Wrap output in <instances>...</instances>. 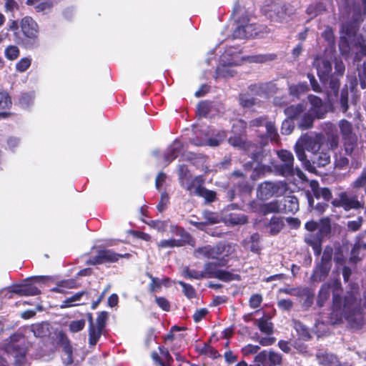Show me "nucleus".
<instances>
[{
	"instance_id": "1",
	"label": "nucleus",
	"mask_w": 366,
	"mask_h": 366,
	"mask_svg": "<svg viewBox=\"0 0 366 366\" xmlns=\"http://www.w3.org/2000/svg\"><path fill=\"white\" fill-rule=\"evenodd\" d=\"M333 295V309L343 316L352 327L358 328L363 323V313L360 307V296L352 291L347 292L342 302L340 292L341 282L338 280L328 281Z\"/></svg>"
},
{
	"instance_id": "2",
	"label": "nucleus",
	"mask_w": 366,
	"mask_h": 366,
	"mask_svg": "<svg viewBox=\"0 0 366 366\" xmlns=\"http://www.w3.org/2000/svg\"><path fill=\"white\" fill-rule=\"evenodd\" d=\"M339 20L340 21V44L347 46V37H353L362 21L360 5L356 0H342L340 5Z\"/></svg>"
},
{
	"instance_id": "3",
	"label": "nucleus",
	"mask_w": 366,
	"mask_h": 366,
	"mask_svg": "<svg viewBox=\"0 0 366 366\" xmlns=\"http://www.w3.org/2000/svg\"><path fill=\"white\" fill-rule=\"evenodd\" d=\"M277 157L280 163L273 164L274 172L279 176L286 178L292 177L295 175L302 180H306V175L298 167H294V156L287 150L277 152Z\"/></svg>"
},
{
	"instance_id": "4",
	"label": "nucleus",
	"mask_w": 366,
	"mask_h": 366,
	"mask_svg": "<svg viewBox=\"0 0 366 366\" xmlns=\"http://www.w3.org/2000/svg\"><path fill=\"white\" fill-rule=\"evenodd\" d=\"M262 11L272 21L278 23L286 21L292 13L290 5L281 0H266Z\"/></svg>"
},
{
	"instance_id": "5",
	"label": "nucleus",
	"mask_w": 366,
	"mask_h": 366,
	"mask_svg": "<svg viewBox=\"0 0 366 366\" xmlns=\"http://www.w3.org/2000/svg\"><path fill=\"white\" fill-rule=\"evenodd\" d=\"M5 351L14 357V363L21 366L26 362L27 347L24 337L19 333L12 335L5 343Z\"/></svg>"
},
{
	"instance_id": "6",
	"label": "nucleus",
	"mask_w": 366,
	"mask_h": 366,
	"mask_svg": "<svg viewBox=\"0 0 366 366\" xmlns=\"http://www.w3.org/2000/svg\"><path fill=\"white\" fill-rule=\"evenodd\" d=\"M228 262V259L222 257L217 262H207L204 265L202 271L204 278H217L224 282L239 280V275L231 273L228 271L219 269L218 267H224Z\"/></svg>"
},
{
	"instance_id": "7",
	"label": "nucleus",
	"mask_w": 366,
	"mask_h": 366,
	"mask_svg": "<svg viewBox=\"0 0 366 366\" xmlns=\"http://www.w3.org/2000/svg\"><path fill=\"white\" fill-rule=\"evenodd\" d=\"M287 190L288 186L285 181H265L258 185L257 197L262 200H266L273 196H282Z\"/></svg>"
},
{
	"instance_id": "8",
	"label": "nucleus",
	"mask_w": 366,
	"mask_h": 366,
	"mask_svg": "<svg viewBox=\"0 0 366 366\" xmlns=\"http://www.w3.org/2000/svg\"><path fill=\"white\" fill-rule=\"evenodd\" d=\"M202 179L200 177H196L192 179L191 184H187L186 189L192 195H196L204 197L207 202H212L216 197V193L214 191L208 190L202 186Z\"/></svg>"
},
{
	"instance_id": "9",
	"label": "nucleus",
	"mask_w": 366,
	"mask_h": 366,
	"mask_svg": "<svg viewBox=\"0 0 366 366\" xmlns=\"http://www.w3.org/2000/svg\"><path fill=\"white\" fill-rule=\"evenodd\" d=\"M332 205L337 207H342L345 211L357 209L363 207V204L358 200L355 195H350L347 192H341L338 198L334 199Z\"/></svg>"
},
{
	"instance_id": "10",
	"label": "nucleus",
	"mask_w": 366,
	"mask_h": 366,
	"mask_svg": "<svg viewBox=\"0 0 366 366\" xmlns=\"http://www.w3.org/2000/svg\"><path fill=\"white\" fill-rule=\"evenodd\" d=\"M236 244L233 243H222L220 242L215 246L209 245V257L214 259H219L224 257L228 259L235 251Z\"/></svg>"
},
{
	"instance_id": "11",
	"label": "nucleus",
	"mask_w": 366,
	"mask_h": 366,
	"mask_svg": "<svg viewBox=\"0 0 366 366\" xmlns=\"http://www.w3.org/2000/svg\"><path fill=\"white\" fill-rule=\"evenodd\" d=\"M254 361L262 366H279L282 365V356L272 350H263L255 356Z\"/></svg>"
},
{
	"instance_id": "12",
	"label": "nucleus",
	"mask_w": 366,
	"mask_h": 366,
	"mask_svg": "<svg viewBox=\"0 0 366 366\" xmlns=\"http://www.w3.org/2000/svg\"><path fill=\"white\" fill-rule=\"evenodd\" d=\"M243 13V9L239 4H236L234 8L233 15L236 19L238 25L233 31L232 36L234 39H247L246 33L244 32V23L249 21V16L247 15L240 16Z\"/></svg>"
},
{
	"instance_id": "13",
	"label": "nucleus",
	"mask_w": 366,
	"mask_h": 366,
	"mask_svg": "<svg viewBox=\"0 0 366 366\" xmlns=\"http://www.w3.org/2000/svg\"><path fill=\"white\" fill-rule=\"evenodd\" d=\"M179 234L181 235L182 239H169L162 240L158 243V247L159 248L182 247L186 243L190 245H194V241L188 232L181 229H179Z\"/></svg>"
},
{
	"instance_id": "14",
	"label": "nucleus",
	"mask_w": 366,
	"mask_h": 366,
	"mask_svg": "<svg viewBox=\"0 0 366 366\" xmlns=\"http://www.w3.org/2000/svg\"><path fill=\"white\" fill-rule=\"evenodd\" d=\"M323 85L324 92L326 94L327 99L330 102L334 101L337 97L340 89V79L334 76H330L325 81H321Z\"/></svg>"
},
{
	"instance_id": "15",
	"label": "nucleus",
	"mask_w": 366,
	"mask_h": 366,
	"mask_svg": "<svg viewBox=\"0 0 366 366\" xmlns=\"http://www.w3.org/2000/svg\"><path fill=\"white\" fill-rule=\"evenodd\" d=\"M119 254H117L111 250H101L98 254L91 257L88 260L89 264H99L107 262H114L119 259L120 257H122Z\"/></svg>"
},
{
	"instance_id": "16",
	"label": "nucleus",
	"mask_w": 366,
	"mask_h": 366,
	"mask_svg": "<svg viewBox=\"0 0 366 366\" xmlns=\"http://www.w3.org/2000/svg\"><path fill=\"white\" fill-rule=\"evenodd\" d=\"M313 66L317 69L320 81H325L326 78L330 76L332 64L328 59L323 57H316L314 60Z\"/></svg>"
},
{
	"instance_id": "17",
	"label": "nucleus",
	"mask_w": 366,
	"mask_h": 366,
	"mask_svg": "<svg viewBox=\"0 0 366 366\" xmlns=\"http://www.w3.org/2000/svg\"><path fill=\"white\" fill-rule=\"evenodd\" d=\"M21 29L23 34L28 38H35L38 34V24L30 16H25L21 21Z\"/></svg>"
},
{
	"instance_id": "18",
	"label": "nucleus",
	"mask_w": 366,
	"mask_h": 366,
	"mask_svg": "<svg viewBox=\"0 0 366 366\" xmlns=\"http://www.w3.org/2000/svg\"><path fill=\"white\" fill-rule=\"evenodd\" d=\"M55 0H26V4L32 6L36 12L49 13L51 11Z\"/></svg>"
},
{
	"instance_id": "19",
	"label": "nucleus",
	"mask_w": 366,
	"mask_h": 366,
	"mask_svg": "<svg viewBox=\"0 0 366 366\" xmlns=\"http://www.w3.org/2000/svg\"><path fill=\"white\" fill-rule=\"evenodd\" d=\"M305 149L313 154L319 152L321 148L322 139L320 136L315 137H307L300 139Z\"/></svg>"
},
{
	"instance_id": "20",
	"label": "nucleus",
	"mask_w": 366,
	"mask_h": 366,
	"mask_svg": "<svg viewBox=\"0 0 366 366\" xmlns=\"http://www.w3.org/2000/svg\"><path fill=\"white\" fill-rule=\"evenodd\" d=\"M310 187L311 190L314 194V196L317 199L323 198L325 201H330L332 198V194L330 191L327 187H320L319 183L316 180H311L310 182Z\"/></svg>"
},
{
	"instance_id": "21",
	"label": "nucleus",
	"mask_w": 366,
	"mask_h": 366,
	"mask_svg": "<svg viewBox=\"0 0 366 366\" xmlns=\"http://www.w3.org/2000/svg\"><path fill=\"white\" fill-rule=\"evenodd\" d=\"M330 269L331 266L330 265L320 262L317 263L311 276V281L312 282H320L325 280L328 276Z\"/></svg>"
},
{
	"instance_id": "22",
	"label": "nucleus",
	"mask_w": 366,
	"mask_h": 366,
	"mask_svg": "<svg viewBox=\"0 0 366 366\" xmlns=\"http://www.w3.org/2000/svg\"><path fill=\"white\" fill-rule=\"evenodd\" d=\"M280 202L282 204V213L295 214L299 210V202L297 198L295 196L285 197L284 199Z\"/></svg>"
},
{
	"instance_id": "23",
	"label": "nucleus",
	"mask_w": 366,
	"mask_h": 366,
	"mask_svg": "<svg viewBox=\"0 0 366 366\" xmlns=\"http://www.w3.org/2000/svg\"><path fill=\"white\" fill-rule=\"evenodd\" d=\"M340 133L342 137V142L357 137L354 132L353 127L351 122L346 119H342L338 123Z\"/></svg>"
},
{
	"instance_id": "24",
	"label": "nucleus",
	"mask_w": 366,
	"mask_h": 366,
	"mask_svg": "<svg viewBox=\"0 0 366 366\" xmlns=\"http://www.w3.org/2000/svg\"><path fill=\"white\" fill-rule=\"evenodd\" d=\"M305 150L306 149L301 141H298L295 147V151L298 159L304 164L305 167L309 172L315 173L316 168H315V167L312 165L311 162L307 159Z\"/></svg>"
},
{
	"instance_id": "25",
	"label": "nucleus",
	"mask_w": 366,
	"mask_h": 366,
	"mask_svg": "<svg viewBox=\"0 0 366 366\" xmlns=\"http://www.w3.org/2000/svg\"><path fill=\"white\" fill-rule=\"evenodd\" d=\"M322 238L317 232H309L305 236V242L312 247L315 255L320 254Z\"/></svg>"
},
{
	"instance_id": "26",
	"label": "nucleus",
	"mask_w": 366,
	"mask_h": 366,
	"mask_svg": "<svg viewBox=\"0 0 366 366\" xmlns=\"http://www.w3.org/2000/svg\"><path fill=\"white\" fill-rule=\"evenodd\" d=\"M312 165L315 167H323L330 162V154L328 152H317L311 157Z\"/></svg>"
},
{
	"instance_id": "27",
	"label": "nucleus",
	"mask_w": 366,
	"mask_h": 366,
	"mask_svg": "<svg viewBox=\"0 0 366 366\" xmlns=\"http://www.w3.org/2000/svg\"><path fill=\"white\" fill-rule=\"evenodd\" d=\"M308 100L311 104V109L317 118H322L325 112L322 99L315 95H309Z\"/></svg>"
},
{
	"instance_id": "28",
	"label": "nucleus",
	"mask_w": 366,
	"mask_h": 366,
	"mask_svg": "<svg viewBox=\"0 0 366 366\" xmlns=\"http://www.w3.org/2000/svg\"><path fill=\"white\" fill-rule=\"evenodd\" d=\"M182 144L178 140H175L172 144V145L168 148L167 153L164 156L165 161L167 164H169L177 157L178 154L182 151Z\"/></svg>"
},
{
	"instance_id": "29",
	"label": "nucleus",
	"mask_w": 366,
	"mask_h": 366,
	"mask_svg": "<svg viewBox=\"0 0 366 366\" xmlns=\"http://www.w3.org/2000/svg\"><path fill=\"white\" fill-rule=\"evenodd\" d=\"M357 141L358 138L355 137L342 142L345 154L350 156L352 159H355L357 154Z\"/></svg>"
},
{
	"instance_id": "30",
	"label": "nucleus",
	"mask_w": 366,
	"mask_h": 366,
	"mask_svg": "<svg viewBox=\"0 0 366 366\" xmlns=\"http://www.w3.org/2000/svg\"><path fill=\"white\" fill-rule=\"evenodd\" d=\"M86 317L89 323V344L90 346L93 347L96 345L99 339V332L97 330H94L95 323L94 322L92 313H87Z\"/></svg>"
},
{
	"instance_id": "31",
	"label": "nucleus",
	"mask_w": 366,
	"mask_h": 366,
	"mask_svg": "<svg viewBox=\"0 0 366 366\" xmlns=\"http://www.w3.org/2000/svg\"><path fill=\"white\" fill-rule=\"evenodd\" d=\"M320 364L323 366H338L340 361L337 356L330 353H320L317 355Z\"/></svg>"
},
{
	"instance_id": "32",
	"label": "nucleus",
	"mask_w": 366,
	"mask_h": 366,
	"mask_svg": "<svg viewBox=\"0 0 366 366\" xmlns=\"http://www.w3.org/2000/svg\"><path fill=\"white\" fill-rule=\"evenodd\" d=\"M284 223L281 218L277 217H272L269 222L265 224L266 228L272 235L278 234L282 229Z\"/></svg>"
},
{
	"instance_id": "33",
	"label": "nucleus",
	"mask_w": 366,
	"mask_h": 366,
	"mask_svg": "<svg viewBox=\"0 0 366 366\" xmlns=\"http://www.w3.org/2000/svg\"><path fill=\"white\" fill-rule=\"evenodd\" d=\"M247 222V217L243 214H229L224 217V222L227 225H242Z\"/></svg>"
},
{
	"instance_id": "34",
	"label": "nucleus",
	"mask_w": 366,
	"mask_h": 366,
	"mask_svg": "<svg viewBox=\"0 0 366 366\" xmlns=\"http://www.w3.org/2000/svg\"><path fill=\"white\" fill-rule=\"evenodd\" d=\"M259 239L260 237L258 233L252 234L249 239L244 241V247L249 249L254 253H258L260 250V247L259 244Z\"/></svg>"
},
{
	"instance_id": "35",
	"label": "nucleus",
	"mask_w": 366,
	"mask_h": 366,
	"mask_svg": "<svg viewBox=\"0 0 366 366\" xmlns=\"http://www.w3.org/2000/svg\"><path fill=\"white\" fill-rule=\"evenodd\" d=\"M293 327L296 332H297V335L300 339L303 340H308L310 339L311 335L309 329L301 322L298 320H294Z\"/></svg>"
},
{
	"instance_id": "36",
	"label": "nucleus",
	"mask_w": 366,
	"mask_h": 366,
	"mask_svg": "<svg viewBox=\"0 0 366 366\" xmlns=\"http://www.w3.org/2000/svg\"><path fill=\"white\" fill-rule=\"evenodd\" d=\"M262 211L264 214L282 213L281 202L279 200H274L269 203L264 204L262 207Z\"/></svg>"
},
{
	"instance_id": "37",
	"label": "nucleus",
	"mask_w": 366,
	"mask_h": 366,
	"mask_svg": "<svg viewBox=\"0 0 366 366\" xmlns=\"http://www.w3.org/2000/svg\"><path fill=\"white\" fill-rule=\"evenodd\" d=\"M330 282H325L322 285L317 298V304L320 307L323 306L324 302L330 297Z\"/></svg>"
},
{
	"instance_id": "38",
	"label": "nucleus",
	"mask_w": 366,
	"mask_h": 366,
	"mask_svg": "<svg viewBox=\"0 0 366 366\" xmlns=\"http://www.w3.org/2000/svg\"><path fill=\"white\" fill-rule=\"evenodd\" d=\"M276 58L275 54H257L244 57V59L252 63H264L274 60Z\"/></svg>"
},
{
	"instance_id": "39",
	"label": "nucleus",
	"mask_w": 366,
	"mask_h": 366,
	"mask_svg": "<svg viewBox=\"0 0 366 366\" xmlns=\"http://www.w3.org/2000/svg\"><path fill=\"white\" fill-rule=\"evenodd\" d=\"M87 293L85 291L79 292L70 297L66 298L63 301L61 307L66 308L68 307H72L78 305L76 302L80 301L81 297L84 296H86Z\"/></svg>"
},
{
	"instance_id": "40",
	"label": "nucleus",
	"mask_w": 366,
	"mask_h": 366,
	"mask_svg": "<svg viewBox=\"0 0 366 366\" xmlns=\"http://www.w3.org/2000/svg\"><path fill=\"white\" fill-rule=\"evenodd\" d=\"M325 9V8L322 3L315 2L308 6L306 9V13L312 19L321 14Z\"/></svg>"
},
{
	"instance_id": "41",
	"label": "nucleus",
	"mask_w": 366,
	"mask_h": 366,
	"mask_svg": "<svg viewBox=\"0 0 366 366\" xmlns=\"http://www.w3.org/2000/svg\"><path fill=\"white\" fill-rule=\"evenodd\" d=\"M202 216L204 220L203 222V227L207 224H217L220 222L219 216L215 212L206 210L202 212Z\"/></svg>"
},
{
	"instance_id": "42",
	"label": "nucleus",
	"mask_w": 366,
	"mask_h": 366,
	"mask_svg": "<svg viewBox=\"0 0 366 366\" xmlns=\"http://www.w3.org/2000/svg\"><path fill=\"white\" fill-rule=\"evenodd\" d=\"M318 232L322 237H325L327 236L331 232V224L330 220L329 218H323L320 220V223H318Z\"/></svg>"
},
{
	"instance_id": "43",
	"label": "nucleus",
	"mask_w": 366,
	"mask_h": 366,
	"mask_svg": "<svg viewBox=\"0 0 366 366\" xmlns=\"http://www.w3.org/2000/svg\"><path fill=\"white\" fill-rule=\"evenodd\" d=\"M31 331L36 337H44L49 334V324L42 322L40 324L33 325Z\"/></svg>"
},
{
	"instance_id": "44",
	"label": "nucleus",
	"mask_w": 366,
	"mask_h": 366,
	"mask_svg": "<svg viewBox=\"0 0 366 366\" xmlns=\"http://www.w3.org/2000/svg\"><path fill=\"white\" fill-rule=\"evenodd\" d=\"M179 179L182 182V185L184 188H186V186L187 184H190L191 182L190 180L191 175L189 174V172L187 169V167L185 165H180L179 167Z\"/></svg>"
},
{
	"instance_id": "45",
	"label": "nucleus",
	"mask_w": 366,
	"mask_h": 366,
	"mask_svg": "<svg viewBox=\"0 0 366 366\" xmlns=\"http://www.w3.org/2000/svg\"><path fill=\"white\" fill-rule=\"evenodd\" d=\"M303 106L302 104L291 105L285 109L284 112L289 119L295 118L303 112Z\"/></svg>"
},
{
	"instance_id": "46",
	"label": "nucleus",
	"mask_w": 366,
	"mask_h": 366,
	"mask_svg": "<svg viewBox=\"0 0 366 366\" xmlns=\"http://www.w3.org/2000/svg\"><path fill=\"white\" fill-rule=\"evenodd\" d=\"M257 325L260 331L263 333L271 335L273 332L272 323L264 317H262L258 320Z\"/></svg>"
},
{
	"instance_id": "47",
	"label": "nucleus",
	"mask_w": 366,
	"mask_h": 366,
	"mask_svg": "<svg viewBox=\"0 0 366 366\" xmlns=\"http://www.w3.org/2000/svg\"><path fill=\"white\" fill-rule=\"evenodd\" d=\"M327 144L331 150H335L338 147L339 136L336 132H327Z\"/></svg>"
},
{
	"instance_id": "48",
	"label": "nucleus",
	"mask_w": 366,
	"mask_h": 366,
	"mask_svg": "<svg viewBox=\"0 0 366 366\" xmlns=\"http://www.w3.org/2000/svg\"><path fill=\"white\" fill-rule=\"evenodd\" d=\"M340 110L342 113L346 114L349 108L348 105V89L345 86L342 89L340 99Z\"/></svg>"
},
{
	"instance_id": "49",
	"label": "nucleus",
	"mask_w": 366,
	"mask_h": 366,
	"mask_svg": "<svg viewBox=\"0 0 366 366\" xmlns=\"http://www.w3.org/2000/svg\"><path fill=\"white\" fill-rule=\"evenodd\" d=\"M107 318V312H101L99 313L97 318L96 320V323L94 325V330H97L99 332V337L102 333V331L105 327V322Z\"/></svg>"
},
{
	"instance_id": "50",
	"label": "nucleus",
	"mask_w": 366,
	"mask_h": 366,
	"mask_svg": "<svg viewBox=\"0 0 366 366\" xmlns=\"http://www.w3.org/2000/svg\"><path fill=\"white\" fill-rule=\"evenodd\" d=\"M160 352V360L159 365L161 366H169L170 362L172 361V358L169 355V351L164 347H159Z\"/></svg>"
},
{
	"instance_id": "51",
	"label": "nucleus",
	"mask_w": 366,
	"mask_h": 366,
	"mask_svg": "<svg viewBox=\"0 0 366 366\" xmlns=\"http://www.w3.org/2000/svg\"><path fill=\"white\" fill-rule=\"evenodd\" d=\"M182 274L189 279L200 280L204 279L202 271H197L195 269H190L188 267H185L182 271Z\"/></svg>"
},
{
	"instance_id": "52",
	"label": "nucleus",
	"mask_w": 366,
	"mask_h": 366,
	"mask_svg": "<svg viewBox=\"0 0 366 366\" xmlns=\"http://www.w3.org/2000/svg\"><path fill=\"white\" fill-rule=\"evenodd\" d=\"M333 254V249L331 247H326L323 251L320 263L330 265L332 267V257Z\"/></svg>"
},
{
	"instance_id": "53",
	"label": "nucleus",
	"mask_w": 366,
	"mask_h": 366,
	"mask_svg": "<svg viewBox=\"0 0 366 366\" xmlns=\"http://www.w3.org/2000/svg\"><path fill=\"white\" fill-rule=\"evenodd\" d=\"M249 90L252 94L262 96L266 93L267 85L262 83L252 84L249 86Z\"/></svg>"
},
{
	"instance_id": "54",
	"label": "nucleus",
	"mask_w": 366,
	"mask_h": 366,
	"mask_svg": "<svg viewBox=\"0 0 366 366\" xmlns=\"http://www.w3.org/2000/svg\"><path fill=\"white\" fill-rule=\"evenodd\" d=\"M314 117L310 114H305L299 122V127L303 129H307L312 127Z\"/></svg>"
},
{
	"instance_id": "55",
	"label": "nucleus",
	"mask_w": 366,
	"mask_h": 366,
	"mask_svg": "<svg viewBox=\"0 0 366 366\" xmlns=\"http://www.w3.org/2000/svg\"><path fill=\"white\" fill-rule=\"evenodd\" d=\"M239 102L244 107H251L257 104V99L249 94H242L239 97Z\"/></svg>"
},
{
	"instance_id": "56",
	"label": "nucleus",
	"mask_w": 366,
	"mask_h": 366,
	"mask_svg": "<svg viewBox=\"0 0 366 366\" xmlns=\"http://www.w3.org/2000/svg\"><path fill=\"white\" fill-rule=\"evenodd\" d=\"M85 323V320L83 319L71 321L69 325V329L71 332H78L83 330Z\"/></svg>"
},
{
	"instance_id": "57",
	"label": "nucleus",
	"mask_w": 366,
	"mask_h": 366,
	"mask_svg": "<svg viewBox=\"0 0 366 366\" xmlns=\"http://www.w3.org/2000/svg\"><path fill=\"white\" fill-rule=\"evenodd\" d=\"M11 106V100L6 92H0V109H9Z\"/></svg>"
},
{
	"instance_id": "58",
	"label": "nucleus",
	"mask_w": 366,
	"mask_h": 366,
	"mask_svg": "<svg viewBox=\"0 0 366 366\" xmlns=\"http://www.w3.org/2000/svg\"><path fill=\"white\" fill-rule=\"evenodd\" d=\"M248 152L254 161L259 162L262 160L263 156V149L262 147H252L249 149Z\"/></svg>"
},
{
	"instance_id": "59",
	"label": "nucleus",
	"mask_w": 366,
	"mask_h": 366,
	"mask_svg": "<svg viewBox=\"0 0 366 366\" xmlns=\"http://www.w3.org/2000/svg\"><path fill=\"white\" fill-rule=\"evenodd\" d=\"M5 56L9 60H14L19 56V49L16 46H9L5 49Z\"/></svg>"
},
{
	"instance_id": "60",
	"label": "nucleus",
	"mask_w": 366,
	"mask_h": 366,
	"mask_svg": "<svg viewBox=\"0 0 366 366\" xmlns=\"http://www.w3.org/2000/svg\"><path fill=\"white\" fill-rule=\"evenodd\" d=\"M33 100H34L33 93H25L21 96V97L19 99V104L22 107L26 108V107H29V105L33 103Z\"/></svg>"
},
{
	"instance_id": "61",
	"label": "nucleus",
	"mask_w": 366,
	"mask_h": 366,
	"mask_svg": "<svg viewBox=\"0 0 366 366\" xmlns=\"http://www.w3.org/2000/svg\"><path fill=\"white\" fill-rule=\"evenodd\" d=\"M31 60L28 57L20 59L16 64V69L19 72L25 71L31 65Z\"/></svg>"
},
{
	"instance_id": "62",
	"label": "nucleus",
	"mask_w": 366,
	"mask_h": 366,
	"mask_svg": "<svg viewBox=\"0 0 366 366\" xmlns=\"http://www.w3.org/2000/svg\"><path fill=\"white\" fill-rule=\"evenodd\" d=\"M308 89L307 83H301L297 85L292 86L290 87V92L292 94L298 96L300 94L305 93Z\"/></svg>"
},
{
	"instance_id": "63",
	"label": "nucleus",
	"mask_w": 366,
	"mask_h": 366,
	"mask_svg": "<svg viewBox=\"0 0 366 366\" xmlns=\"http://www.w3.org/2000/svg\"><path fill=\"white\" fill-rule=\"evenodd\" d=\"M60 345L65 355H72V347L68 338L64 335L60 337Z\"/></svg>"
},
{
	"instance_id": "64",
	"label": "nucleus",
	"mask_w": 366,
	"mask_h": 366,
	"mask_svg": "<svg viewBox=\"0 0 366 366\" xmlns=\"http://www.w3.org/2000/svg\"><path fill=\"white\" fill-rule=\"evenodd\" d=\"M178 283L182 287L183 293L187 297H188L189 299L194 297L195 290L192 285L182 281H179Z\"/></svg>"
}]
</instances>
